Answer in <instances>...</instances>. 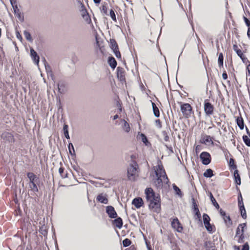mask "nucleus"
Returning <instances> with one entry per match:
<instances>
[{
	"mask_svg": "<svg viewBox=\"0 0 250 250\" xmlns=\"http://www.w3.org/2000/svg\"><path fill=\"white\" fill-rule=\"evenodd\" d=\"M146 204L152 211L156 212V196L155 192L151 188H147L145 190Z\"/></svg>",
	"mask_w": 250,
	"mask_h": 250,
	"instance_id": "obj_1",
	"label": "nucleus"
},
{
	"mask_svg": "<svg viewBox=\"0 0 250 250\" xmlns=\"http://www.w3.org/2000/svg\"><path fill=\"white\" fill-rule=\"evenodd\" d=\"M146 204L152 211L156 212V196L155 192L151 188H147L145 190Z\"/></svg>",
	"mask_w": 250,
	"mask_h": 250,
	"instance_id": "obj_2",
	"label": "nucleus"
},
{
	"mask_svg": "<svg viewBox=\"0 0 250 250\" xmlns=\"http://www.w3.org/2000/svg\"><path fill=\"white\" fill-rule=\"evenodd\" d=\"M168 180L163 167L157 164V187H163L168 183Z\"/></svg>",
	"mask_w": 250,
	"mask_h": 250,
	"instance_id": "obj_3",
	"label": "nucleus"
},
{
	"mask_svg": "<svg viewBox=\"0 0 250 250\" xmlns=\"http://www.w3.org/2000/svg\"><path fill=\"white\" fill-rule=\"evenodd\" d=\"M27 176L29 180L28 187L30 190L34 193L38 192L39 189L37 184L39 178L32 172H28Z\"/></svg>",
	"mask_w": 250,
	"mask_h": 250,
	"instance_id": "obj_4",
	"label": "nucleus"
},
{
	"mask_svg": "<svg viewBox=\"0 0 250 250\" xmlns=\"http://www.w3.org/2000/svg\"><path fill=\"white\" fill-rule=\"evenodd\" d=\"M138 166L136 163L129 165L127 168V177L129 180L135 181L138 172Z\"/></svg>",
	"mask_w": 250,
	"mask_h": 250,
	"instance_id": "obj_5",
	"label": "nucleus"
},
{
	"mask_svg": "<svg viewBox=\"0 0 250 250\" xmlns=\"http://www.w3.org/2000/svg\"><path fill=\"white\" fill-rule=\"evenodd\" d=\"M110 46L111 49L113 51L114 54L117 58H121V55L119 50L118 44L116 41L114 39L110 40Z\"/></svg>",
	"mask_w": 250,
	"mask_h": 250,
	"instance_id": "obj_6",
	"label": "nucleus"
},
{
	"mask_svg": "<svg viewBox=\"0 0 250 250\" xmlns=\"http://www.w3.org/2000/svg\"><path fill=\"white\" fill-rule=\"evenodd\" d=\"M181 110L184 116L187 118L190 116L191 107L188 104H185L181 105Z\"/></svg>",
	"mask_w": 250,
	"mask_h": 250,
	"instance_id": "obj_7",
	"label": "nucleus"
},
{
	"mask_svg": "<svg viewBox=\"0 0 250 250\" xmlns=\"http://www.w3.org/2000/svg\"><path fill=\"white\" fill-rule=\"evenodd\" d=\"M1 138L5 142L13 143L14 142L13 135L8 132H3L1 135Z\"/></svg>",
	"mask_w": 250,
	"mask_h": 250,
	"instance_id": "obj_8",
	"label": "nucleus"
},
{
	"mask_svg": "<svg viewBox=\"0 0 250 250\" xmlns=\"http://www.w3.org/2000/svg\"><path fill=\"white\" fill-rule=\"evenodd\" d=\"M16 3H17L16 1L15 0L14 2H12V3H11V4L13 8L15 15L17 17V18L20 20H23V16L21 14L20 9H19Z\"/></svg>",
	"mask_w": 250,
	"mask_h": 250,
	"instance_id": "obj_9",
	"label": "nucleus"
},
{
	"mask_svg": "<svg viewBox=\"0 0 250 250\" xmlns=\"http://www.w3.org/2000/svg\"><path fill=\"white\" fill-rule=\"evenodd\" d=\"M200 158L204 165H208L210 162V156L208 152H202L200 155Z\"/></svg>",
	"mask_w": 250,
	"mask_h": 250,
	"instance_id": "obj_10",
	"label": "nucleus"
},
{
	"mask_svg": "<svg viewBox=\"0 0 250 250\" xmlns=\"http://www.w3.org/2000/svg\"><path fill=\"white\" fill-rule=\"evenodd\" d=\"M171 226L174 229L179 232H181L183 230V227L177 218L173 220L171 222Z\"/></svg>",
	"mask_w": 250,
	"mask_h": 250,
	"instance_id": "obj_11",
	"label": "nucleus"
},
{
	"mask_svg": "<svg viewBox=\"0 0 250 250\" xmlns=\"http://www.w3.org/2000/svg\"><path fill=\"white\" fill-rule=\"evenodd\" d=\"M106 212L111 218H115L117 216V214L112 206H109L106 207Z\"/></svg>",
	"mask_w": 250,
	"mask_h": 250,
	"instance_id": "obj_12",
	"label": "nucleus"
},
{
	"mask_svg": "<svg viewBox=\"0 0 250 250\" xmlns=\"http://www.w3.org/2000/svg\"><path fill=\"white\" fill-rule=\"evenodd\" d=\"M204 111L207 115L212 114L213 111V105L209 103H205L204 104Z\"/></svg>",
	"mask_w": 250,
	"mask_h": 250,
	"instance_id": "obj_13",
	"label": "nucleus"
},
{
	"mask_svg": "<svg viewBox=\"0 0 250 250\" xmlns=\"http://www.w3.org/2000/svg\"><path fill=\"white\" fill-rule=\"evenodd\" d=\"M143 204V201L140 197L134 198L132 202V204L133 205L137 208H140Z\"/></svg>",
	"mask_w": 250,
	"mask_h": 250,
	"instance_id": "obj_14",
	"label": "nucleus"
},
{
	"mask_svg": "<svg viewBox=\"0 0 250 250\" xmlns=\"http://www.w3.org/2000/svg\"><path fill=\"white\" fill-rule=\"evenodd\" d=\"M246 227V224L245 223L240 224L238 226L236 229V233L235 235L236 238H237L238 237V235H241V233L242 235L244 234V229Z\"/></svg>",
	"mask_w": 250,
	"mask_h": 250,
	"instance_id": "obj_15",
	"label": "nucleus"
},
{
	"mask_svg": "<svg viewBox=\"0 0 250 250\" xmlns=\"http://www.w3.org/2000/svg\"><path fill=\"white\" fill-rule=\"evenodd\" d=\"M30 55L36 64H38L39 62V56L37 52L32 48H30Z\"/></svg>",
	"mask_w": 250,
	"mask_h": 250,
	"instance_id": "obj_16",
	"label": "nucleus"
},
{
	"mask_svg": "<svg viewBox=\"0 0 250 250\" xmlns=\"http://www.w3.org/2000/svg\"><path fill=\"white\" fill-rule=\"evenodd\" d=\"M221 215L223 216L224 222L228 227H229L232 225V222L230 219L229 216L226 215V213L221 210Z\"/></svg>",
	"mask_w": 250,
	"mask_h": 250,
	"instance_id": "obj_17",
	"label": "nucleus"
},
{
	"mask_svg": "<svg viewBox=\"0 0 250 250\" xmlns=\"http://www.w3.org/2000/svg\"><path fill=\"white\" fill-rule=\"evenodd\" d=\"M117 77L120 81H125V72L122 68L118 67L117 68Z\"/></svg>",
	"mask_w": 250,
	"mask_h": 250,
	"instance_id": "obj_18",
	"label": "nucleus"
},
{
	"mask_svg": "<svg viewBox=\"0 0 250 250\" xmlns=\"http://www.w3.org/2000/svg\"><path fill=\"white\" fill-rule=\"evenodd\" d=\"M96 199L99 202L107 204L108 203V199L105 195H104L103 194H99L96 198Z\"/></svg>",
	"mask_w": 250,
	"mask_h": 250,
	"instance_id": "obj_19",
	"label": "nucleus"
},
{
	"mask_svg": "<svg viewBox=\"0 0 250 250\" xmlns=\"http://www.w3.org/2000/svg\"><path fill=\"white\" fill-rule=\"evenodd\" d=\"M201 142L206 145H210L213 144L212 138L209 136H205L203 137L201 140Z\"/></svg>",
	"mask_w": 250,
	"mask_h": 250,
	"instance_id": "obj_20",
	"label": "nucleus"
},
{
	"mask_svg": "<svg viewBox=\"0 0 250 250\" xmlns=\"http://www.w3.org/2000/svg\"><path fill=\"white\" fill-rule=\"evenodd\" d=\"M137 138L138 139L141 140L145 144L146 146H149L150 145L145 134L143 133H141L140 134H139L137 136Z\"/></svg>",
	"mask_w": 250,
	"mask_h": 250,
	"instance_id": "obj_21",
	"label": "nucleus"
},
{
	"mask_svg": "<svg viewBox=\"0 0 250 250\" xmlns=\"http://www.w3.org/2000/svg\"><path fill=\"white\" fill-rule=\"evenodd\" d=\"M113 223L115 225V226L121 229L123 226V221L121 217H118L115 220H113Z\"/></svg>",
	"mask_w": 250,
	"mask_h": 250,
	"instance_id": "obj_22",
	"label": "nucleus"
},
{
	"mask_svg": "<svg viewBox=\"0 0 250 250\" xmlns=\"http://www.w3.org/2000/svg\"><path fill=\"white\" fill-rule=\"evenodd\" d=\"M108 62L109 66L113 69H114L117 65V62L115 59L112 57H110L108 58Z\"/></svg>",
	"mask_w": 250,
	"mask_h": 250,
	"instance_id": "obj_23",
	"label": "nucleus"
},
{
	"mask_svg": "<svg viewBox=\"0 0 250 250\" xmlns=\"http://www.w3.org/2000/svg\"><path fill=\"white\" fill-rule=\"evenodd\" d=\"M45 69L48 77L50 78L53 81H54V75L50 66L49 65H45Z\"/></svg>",
	"mask_w": 250,
	"mask_h": 250,
	"instance_id": "obj_24",
	"label": "nucleus"
},
{
	"mask_svg": "<svg viewBox=\"0 0 250 250\" xmlns=\"http://www.w3.org/2000/svg\"><path fill=\"white\" fill-rule=\"evenodd\" d=\"M234 177L235 181V183L240 185L241 184V178L240 175L238 172L237 170H235L234 172Z\"/></svg>",
	"mask_w": 250,
	"mask_h": 250,
	"instance_id": "obj_25",
	"label": "nucleus"
},
{
	"mask_svg": "<svg viewBox=\"0 0 250 250\" xmlns=\"http://www.w3.org/2000/svg\"><path fill=\"white\" fill-rule=\"evenodd\" d=\"M122 122L124 123V125L122 126L123 130L126 132H129L130 129L129 124L125 120H123Z\"/></svg>",
	"mask_w": 250,
	"mask_h": 250,
	"instance_id": "obj_26",
	"label": "nucleus"
},
{
	"mask_svg": "<svg viewBox=\"0 0 250 250\" xmlns=\"http://www.w3.org/2000/svg\"><path fill=\"white\" fill-rule=\"evenodd\" d=\"M239 207H240V209L241 211V214L243 218H246V210L243 205V203L242 204L240 203V201H239Z\"/></svg>",
	"mask_w": 250,
	"mask_h": 250,
	"instance_id": "obj_27",
	"label": "nucleus"
},
{
	"mask_svg": "<svg viewBox=\"0 0 250 250\" xmlns=\"http://www.w3.org/2000/svg\"><path fill=\"white\" fill-rule=\"evenodd\" d=\"M82 16L83 19L87 23H90L91 22V19L90 18V16L86 11L83 12Z\"/></svg>",
	"mask_w": 250,
	"mask_h": 250,
	"instance_id": "obj_28",
	"label": "nucleus"
},
{
	"mask_svg": "<svg viewBox=\"0 0 250 250\" xmlns=\"http://www.w3.org/2000/svg\"><path fill=\"white\" fill-rule=\"evenodd\" d=\"M237 125L241 129L244 128V122L242 117H238L236 120Z\"/></svg>",
	"mask_w": 250,
	"mask_h": 250,
	"instance_id": "obj_29",
	"label": "nucleus"
},
{
	"mask_svg": "<svg viewBox=\"0 0 250 250\" xmlns=\"http://www.w3.org/2000/svg\"><path fill=\"white\" fill-rule=\"evenodd\" d=\"M63 131L64 135L65 138L67 139H70V137H69V133H68V125H65V124L64 125L63 127Z\"/></svg>",
	"mask_w": 250,
	"mask_h": 250,
	"instance_id": "obj_30",
	"label": "nucleus"
},
{
	"mask_svg": "<svg viewBox=\"0 0 250 250\" xmlns=\"http://www.w3.org/2000/svg\"><path fill=\"white\" fill-rule=\"evenodd\" d=\"M204 176L207 178L211 177L213 175V171L211 169H208L204 173Z\"/></svg>",
	"mask_w": 250,
	"mask_h": 250,
	"instance_id": "obj_31",
	"label": "nucleus"
},
{
	"mask_svg": "<svg viewBox=\"0 0 250 250\" xmlns=\"http://www.w3.org/2000/svg\"><path fill=\"white\" fill-rule=\"evenodd\" d=\"M23 34H24L25 38H26V39L27 41H28L30 42H32L33 40H32L31 35L28 31L25 30L23 32Z\"/></svg>",
	"mask_w": 250,
	"mask_h": 250,
	"instance_id": "obj_32",
	"label": "nucleus"
},
{
	"mask_svg": "<svg viewBox=\"0 0 250 250\" xmlns=\"http://www.w3.org/2000/svg\"><path fill=\"white\" fill-rule=\"evenodd\" d=\"M244 236L243 235H239L238 237L236 238V236L234 237L235 241H237L238 243H242L244 242Z\"/></svg>",
	"mask_w": 250,
	"mask_h": 250,
	"instance_id": "obj_33",
	"label": "nucleus"
},
{
	"mask_svg": "<svg viewBox=\"0 0 250 250\" xmlns=\"http://www.w3.org/2000/svg\"><path fill=\"white\" fill-rule=\"evenodd\" d=\"M203 219L204 224L209 223L210 221L209 217L208 216V214H205V213H204L203 215Z\"/></svg>",
	"mask_w": 250,
	"mask_h": 250,
	"instance_id": "obj_34",
	"label": "nucleus"
},
{
	"mask_svg": "<svg viewBox=\"0 0 250 250\" xmlns=\"http://www.w3.org/2000/svg\"><path fill=\"white\" fill-rule=\"evenodd\" d=\"M57 86H58V91H59V92H60V93L63 92V88L64 86V83L62 82H60L58 84Z\"/></svg>",
	"mask_w": 250,
	"mask_h": 250,
	"instance_id": "obj_35",
	"label": "nucleus"
},
{
	"mask_svg": "<svg viewBox=\"0 0 250 250\" xmlns=\"http://www.w3.org/2000/svg\"><path fill=\"white\" fill-rule=\"evenodd\" d=\"M68 149L69 153L72 155L75 153V150L73 144L71 143L68 144Z\"/></svg>",
	"mask_w": 250,
	"mask_h": 250,
	"instance_id": "obj_36",
	"label": "nucleus"
},
{
	"mask_svg": "<svg viewBox=\"0 0 250 250\" xmlns=\"http://www.w3.org/2000/svg\"><path fill=\"white\" fill-rule=\"evenodd\" d=\"M194 209L195 212V215L197 216L198 218L200 219L201 218V214L200 213L199 210L196 205H194Z\"/></svg>",
	"mask_w": 250,
	"mask_h": 250,
	"instance_id": "obj_37",
	"label": "nucleus"
},
{
	"mask_svg": "<svg viewBox=\"0 0 250 250\" xmlns=\"http://www.w3.org/2000/svg\"><path fill=\"white\" fill-rule=\"evenodd\" d=\"M131 244V241L129 239L126 238L123 241L124 247H126L129 246Z\"/></svg>",
	"mask_w": 250,
	"mask_h": 250,
	"instance_id": "obj_38",
	"label": "nucleus"
},
{
	"mask_svg": "<svg viewBox=\"0 0 250 250\" xmlns=\"http://www.w3.org/2000/svg\"><path fill=\"white\" fill-rule=\"evenodd\" d=\"M218 63L220 66L223 64V56L222 53H220L218 57Z\"/></svg>",
	"mask_w": 250,
	"mask_h": 250,
	"instance_id": "obj_39",
	"label": "nucleus"
},
{
	"mask_svg": "<svg viewBox=\"0 0 250 250\" xmlns=\"http://www.w3.org/2000/svg\"><path fill=\"white\" fill-rule=\"evenodd\" d=\"M243 140L246 144L249 146H250V137L247 136H243Z\"/></svg>",
	"mask_w": 250,
	"mask_h": 250,
	"instance_id": "obj_40",
	"label": "nucleus"
},
{
	"mask_svg": "<svg viewBox=\"0 0 250 250\" xmlns=\"http://www.w3.org/2000/svg\"><path fill=\"white\" fill-rule=\"evenodd\" d=\"M205 227L206 228L207 230L209 232H211L212 231V227L210 224L209 222L207 224H204Z\"/></svg>",
	"mask_w": 250,
	"mask_h": 250,
	"instance_id": "obj_41",
	"label": "nucleus"
},
{
	"mask_svg": "<svg viewBox=\"0 0 250 250\" xmlns=\"http://www.w3.org/2000/svg\"><path fill=\"white\" fill-rule=\"evenodd\" d=\"M173 188L176 194L178 195H181V191L178 187L175 185H173Z\"/></svg>",
	"mask_w": 250,
	"mask_h": 250,
	"instance_id": "obj_42",
	"label": "nucleus"
},
{
	"mask_svg": "<svg viewBox=\"0 0 250 250\" xmlns=\"http://www.w3.org/2000/svg\"><path fill=\"white\" fill-rule=\"evenodd\" d=\"M63 171H64V168L63 167H60V168L59 169V173L62 178H65L67 177V174H63Z\"/></svg>",
	"mask_w": 250,
	"mask_h": 250,
	"instance_id": "obj_43",
	"label": "nucleus"
},
{
	"mask_svg": "<svg viewBox=\"0 0 250 250\" xmlns=\"http://www.w3.org/2000/svg\"><path fill=\"white\" fill-rule=\"evenodd\" d=\"M233 47L234 48V50H235L236 52L237 53V55L240 57L242 58L243 53L240 49H237V46L236 45H234Z\"/></svg>",
	"mask_w": 250,
	"mask_h": 250,
	"instance_id": "obj_44",
	"label": "nucleus"
},
{
	"mask_svg": "<svg viewBox=\"0 0 250 250\" xmlns=\"http://www.w3.org/2000/svg\"><path fill=\"white\" fill-rule=\"evenodd\" d=\"M210 198H211V200L213 203V204L214 205V206L217 208H219V205L218 204V203L216 202L215 199L213 198V197L212 196V195H211V196H210Z\"/></svg>",
	"mask_w": 250,
	"mask_h": 250,
	"instance_id": "obj_45",
	"label": "nucleus"
},
{
	"mask_svg": "<svg viewBox=\"0 0 250 250\" xmlns=\"http://www.w3.org/2000/svg\"><path fill=\"white\" fill-rule=\"evenodd\" d=\"M101 11L104 14H107V8L105 5H103L101 7Z\"/></svg>",
	"mask_w": 250,
	"mask_h": 250,
	"instance_id": "obj_46",
	"label": "nucleus"
},
{
	"mask_svg": "<svg viewBox=\"0 0 250 250\" xmlns=\"http://www.w3.org/2000/svg\"><path fill=\"white\" fill-rule=\"evenodd\" d=\"M110 16L111 19L113 21H116V16H115V13H114V11L112 9H111L110 11Z\"/></svg>",
	"mask_w": 250,
	"mask_h": 250,
	"instance_id": "obj_47",
	"label": "nucleus"
},
{
	"mask_svg": "<svg viewBox=\"0 0 250 250\" xmlns=\"http://www.w3.org/2000/svg\"><path fill=\"white\" fill-rule=\"evenodd\" d=\"M152 105L153 111L154 115L155 117H156V114H157L156 105L154 103L152 102Z\"/></svg>",
	"mask_w": 250,
	"mask_h": 250,
	"instance_id": "obj_48",
	"label": "nucleus"
},
{
	"mask_svg": "<svg viewBox=\"0 0 250 250\" xmlns=\"http://www.w3.org/2000/svg\"><path fill=\"white\" fill-rule=\"evenodd\" d=\"M16 37L20 41H21L22 40V37L19 31H16Z\"/></svg>",
	"mask_w": 250,
	"mask_h": 250,
	"instance_id": "obj_49",
	"label": "nucleus"
},
{
	"mask_svg": "<svg viewBox=\"0 0 250 250\" xmlns=\"http://www.w3.org/2000/svg\"><path fill=\"white\" fill-rule=\"evenodd\" d=\"M242 250H249V246L248 243H246L243 247Z\"/></svg>",
	"mask_w": 250,
	"mask_h": 250,
	"instance_id": "obj_50",
	"label": "nucleus"
},
{
	"mask_svg": "<svg viewBox=\"0 0 250 250\" xmlns=\"http://www.w3.org/2000/svg\"><path fill=\"white\" fill-rule=\"evenodd\" d=\"M245 21L246 22V24L247 25V26H250V21L249 20L246 18V17L244 18Z\"/></svg>",
	"mask_w": 250,
	"mask_h": 250,
	"instance_id": "obj_51",
	"label": "nucleus"
},
{
	"mask_svg": "<svg viewBox=\"0 0 250 250\" xmlns=\"http://www.w3.org/2000/svg\"><path fill=\"white\" fill-rule=\"evenodd\" d=\"M146 247H147V250H153L151 248V246L148 243V242L146 241Z\"/></svg>",
	"mask_w": 250,
	"mask_h": 250,
	"instance_id": "obj_52",
	"label": "nucleus"
},
{
	"mask_svg": "<svg viewBox=\"0 0 250 250\" xmlns=\"http://www.w3.org/2000/svg\"><path fill=\"white\" fill-rule=\"evenodd\" d=\"M201 149V147L200 146H197L196 147V148H195L196 152V153L199 152V151H200Z\"/></svg>",
	"mask_w": 250,
	"mask_h": 250,
	"instance_id": "obj_53",
	"label": "nucleus"
},
{
	"mask_svg": "<svg viewBox=\"0 0 250 250\" xmlns=\"http://www.w3.org/2000/svg\"><path fill=\"white\" fill-rule=\"evenodd\" d=\"M234 161L233 159H230L229 160V165L232 166L234 165Z\"/></svg>",
	"mask_w": 250,
	"mask_h": 250,
	"instance_id": "obj_54",
	"label": "nucleus"
},
{
	"mask_svg": "<svg viewBox=\"0 0 250 250\" xmlns=\"http://www.w3.org/2000/svg\"><path fill=\"white\" fill-rule=\"evenodd\" d=\"M222 77L224 80L227 79L228 78L227 74L226 73H223L222 74Z\"/></svg>",
	"mask_w": 250,
	"mask_h": 250,
	"instance_id": "obj_55",
	"label": "nucleus"
},
{
	"mask_svg": "<svg viewBox=\"0 0 250 250\" xmlns=\"http://www.w3.org/2000/svg\"><path fill=\"white\" fill-rule=\"evenodd\" d=\"M41 232L42 235H45L47 234V231L45 230L41 229Z\"/></svg>",
	"mask_w": 250,
	"mask_h": 250,
	"instance_id": "obj_56",
	"label": "nucleus"
},
{
	"mask_svg": "<svg viewBox=\"0 0 250 250\" xmlns=\"http://www.w3.org/2000/svg\"><path fill=\"white\" fill-rule=\"evenodd\" d=\"M233 249L235 250H240V247L237 246H235V245L233 246Z\"/></svg>",
	"mask_w": 250,
	"mask_h": 250,
	"instance_id": "obj_57",
	"label": "nucleus"
},
{
	"mask_svg": "<svg viewBox=\"0 0 250 250\" xmlns=\"http://www.w3.org/2000/svg\"><path fill=\"white\" fill-rule=\"evenodd\" d=\"M118 118H119L118 115L117 114H116V115H114V116H113V119L114 120H116L117 119H118Z\"/></svg>",
	"mask_w": 250,
	"mask_h": 250,
	"instance_id": "obj_58",
	"label": "nucleus"
},
{
	"mask_svg": "<svg viewBox=\"0 0 250 250\" xmlns=\"http://www.w3.org/2000/svg\"><path fill=\"white\" fill-rule=\"evenodd\" d=\"M247 35L250 38V28L248 29V32H247Z\"/></svg>",
	"mask_w": 250,
	"mask_h": 250,
	"instance_id": "obj_59",
	"label": "nucleus"
},
{
	"mask_svg": "<svg viewBox=\"0 0 250 250\" xmlns=\"http://www.w3.org/2000/svg\"><path fill=\"white\" fill-rule=\"evenodd\" d=\"M247 69L248 70L249 73L250 75V64L248 65L247 66Z\"/></svg>",
	"mask_w": 250,
	"mask_h": 250,
	"instance_id": "obj_60",
	"label": "nucleus"
},
{
	"mask_svg": "<svg viewBox=\"0 0 250 250\" xmlns=\"http://www.w3.org/2000/svg\"><path fill=\"white\" fill-rule=\"evenodd\" d=\"M101 0H93L95 3H99Z\"/></svg>",
	"mask_w": 250,
	"mask_h": 250,
	"instance_id": "obj_61",
	"label": "nucleus"
},
{
	"mask_svg": "<svg viewBox=\"0 0 250 250\" xmlns=\"http://www.w3.org/2000/svg\"><path fill=\"white\" fill-rule=\"evenodd\" d=\"M168 137L167 135H165V140L166 141H167L168 140Z\"/></svg>",
	"mask_w": 250,
	"mask_h": 250,
	"instance_id": "obj_62",
	"label": "nucleus"
},
{
	"mask_svg": "<svg viewBox=\"0 0 250 250\" xmlns=\"http://www.w3.org/2000/svg\"><path fill=\"white\" fill-rule=\"evenodd\" d=\"M159 116V111L158 110V109H157V117Z\"/></svg>",
	"mask_w": 250,
	"mask_h": 250,
	"instance_id": "obj_63",
	"label": "nucleus"
},
{
	"mask_svg": "<svg viewBox=\"0 0 250 250\" xmlns=\"http://www.w3.org/2000/svg\"><path fill=\"white\" fill-rule=\"evenodd\" d=\"M154 173H155V175H156V170L155 169V168H154Z\"/></svg>",
	"mask_w": 250,
	"mask_h": 250,
	"instance_id": "obj_64",
	"label": "nucleus"
}]
</instances>
